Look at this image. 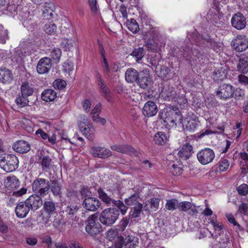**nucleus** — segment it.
I'll use <instances>...</instances> for the list:
<instances>
[{"label":"nucleus","mask_w":248,"mask_h":248,"mask_svg":"<svg viewBox=\"0 0 248 248\" xmlns=\"http://www.w3.org/2000/svg\"><path fill=\"white\" fill-rule=\"evenodd\" d=\"M56 96V93L52 89L45 90L41 94L42 99L46 102L54 100Z\"/></svg>","instance_id":"31"},{"label":"nucleus","mask_w":248,"mask_h":248,"mask_svg":"<svg viewBox=\"0 0 248 248\" xmlns=\"http://www.w3.org/2000/svg\"><path fill=\"white\" fill-rule=\"evenodd\" d=\"M16 103L19 107L23 108L28 105L29 100L27 97L21 95L16 98Z\"/></svg>","instance_id":"53"},{"label":"nucleus","mask_w":248,"mask_h":248,"mask_svg":"<svg viewBox=\"0 0 248 248\" xmlns=\"http://www.w3.org/2000/svg\"><path fill=\"white\" fill-rule=\"evenodd\" d=\"M143 113L146 117H152L155 115V103L148 101L143 108Z\"/></svg>","instance_id":"28"},{"label":"nucleus","mask_w":248,"mask_h":248,"mask_svg":"<svg viewBox=\"0 0 248 248\" xmlns=\"http://www.w3.org/2000/svg\"><path fill=\"white\" fill-rule=\"evenodd\" d=\"M173 100L174 102H177L180 106L185 107L187 103V101L185 98V91L184 90L181 91L178 95L176 94Z\"/></svg>","instance_id":"37"},{"label":"nucleus","mask_w":248,"mask_h":248,"mask_svg":"<svg viewBox=\"0 0 248 248\" xmlns=\"http://www.w3.org/2000/svg\"><path fill=\"white\" fill-rule=\"evenodd\" d=\"M44 208L46 213L50 214L55 210L54 203L52 202H46L44 204Z\"/></svg>","instance_id":"56"},{"label":"nucleus","mask_w":248,"mask_h":248,"mask_svg":"<svg viewBox=\"0 0 248 248\" xmlns=\"http://www.w3.org/2000/svg\"><path fill=\"white\" fill-rule=\"evenodd\" d=\"M78 124L79 129L82 133L88 139L92 140L94 133V128L90 124L88 118L85 116H80Z\"/></svg>","instance_id":"5"},{"label":"nucleus","mask_w":248,"mask_h":248,"mask_svg":"<svg viewBox=\"0 0 248 248\" xmlns=\"http://www.w3.org/2000/svg\"><path fill=\"white\" fill-rule=\"evenodd\" d=\"M42 15L43 16L47 18L50 19L53 16V11L55 6L52 3L45 2L42 6Z\"/></svg>","instance_id":"26"},{"label":"nucleus","mask_w":248,"mask_h":248,"mask_svg":"<svg viewBox=\"0 0 248 248\" xmlns=\"http://www.w3.org/2000/svg\"><path fill=\"white\" fill-rule=\"evenodd\" d=\"M138 238L132 235H129L124 240L123 239V245L124 244L126 248H134L138 244Z\"/></svg>","instance_id":"34"},{"label":"nucleus","mask_w":248,"mask_h":248,"mask_svg":"<svg viewBox=\"0 0 248 248\" xmlns=\"http://www.w3.org/2000/svg\"><path fill=\"white\" fill-rule=\"evenodd\" d=\"M86 224V232L90 235H96L102 231V226L97 222V218L94 215L89 216Z\"/></svg>","instance_id":"6"},{"label":"nucleus","mask_w":248,"mask_h":248,"mask_svg":"<svg viewBox=\"0 0 248 248\" xmlns=\"http://www.w3.org/2000/svg\"><path fill=\"white\" fill-rule=\"evenodd\" d=\"M26 204L33 210H36L42 204V201L40 197L37 195H32L27 199Z\"/></svg>","instance_id":"22"},{"label":"nucleus","mask_w":248,"mask_h":248,"mask_svg":"<svg viewBox=\"0 0 248 248\" xmlns=\"http://www.w3.org/2000/svg\"><path fill=\"white\" fill-rule=\"evenodd\" d=\"M20 46L22 51H24V54H23L24 56L29 55L32 53L33 49H32V45L31 44L28 43L27 42H22L20 43Z\"/></svg>","instance_id":"43"},{"label":"nucleus","mask_w":248,"mask_h":248,"mask_svg":"<svg viewBox=\"0 0 248 248\" xmlns=\"http://www.w3.org/2000/svg\"><path fill=\"white\" fill-rule=\"evenodd\" d=\"M234 93V88L230 84L221 85L216 91L217 96L223 100H226L232 97Z\"/></svg>","instance_id":"7"},{"label":"nucleus","mask_w":248,"mask_h":248,"mask_svg":"<svg viewBox=\"0 0 248 248\" xmlns=\"http://www.w3.org/2000/svg\"><path fill=\"white\" fill-rule=\"evenodd\" d=\"M139 73L134 68H128L125 73V78L127 82L133 83L138 81Z\"/></svg>","instance_id":"29"},{"label":"nucleus","mask_w":248,"mask_h":248,"mask_svg":"<svg viewBox=\"0 0 248 248\" xmlns=\"http://www.w3.org/2000/svg\"><path fill=\"white\" fill-rule=\"evenodd\" d=\"M232 46L237 52H243L248 48V37L245 35H238L232 41Z\"/></svg>","instance_id":"9"},{"label":"nucleus","mask_w":248,"mask_h":248,"mask_svg":"<svg viewBox=\"0 0 248 248\" xmlns=\"http://www.w3.org/2000/svg\"><path fill=\"white\" fill-rule=\"evenodd\" d=\"M107 238L111 241H114V248H122L123 246V237L118 235V230L111 229L107 232Z\"/></svg>","instance_id":"11"},{"label":"nucleus","mask_w":248,"mask_h":248,"mask_svg":"<svg viewBox=\"0 0 248 248\" xmlns=\"http://www.w3.org/2000/svg\"><path fill=\"white\" fill-rule=\"evenodd\" d=\"M137 83L140 88L145 89L151 84V79L150 77L146 74L144 77L140 78Z\"/></svg>","instance_id":"38"},{"label":"nucleus","mask_w":248,"mask_h":248,"mask_svg":"<svg viewBox=\"0 0 248 248\" xmlns=\"http://www.w3.org/2000/svg\"><path fill=\"white\" fill-rule=\"evenodd\" d=\"M96 76L97 78V84L102 92L104 93L106 97H107L109 93V90L104 80L101 78V75L98 73H96Z\"/></svg>","instance_id":"35"},{"label":"nucleus","mask_w":248,"mask_h":248,"mask_svg":"<svg viewBox=\"0 0 248 248\" xmlns=\"http://www.w3.org/2000/svg\"><path fill=\"white\" fill-rule=\"evenodd\" d=\"M126 25L128 29L134 33H137L140 30L137 22L133 18L131 19L130 20H127L126 23Z\"/></svg>","instance_id":"40"},{"label":"nucleus","mask_w":248,"mask_h":248,"mask_svg":"<svg viewBox=\"0 0 248 248\" xmlns=\"http://www.w3.org/2000/svg\"><path fill=\"white\" fill-rule=\"evenodd\" d=\"M20 89L21 95L25 97H28V96L31 95L34 92L32 85L28 82L23 83L20 87Z\"/></svg>","instance_id":"33"},{"label":"nucleus","mask_w":248,"mask_h":248,"mask_svg":"<svg viewBox=\"0 0 248 248\" xmlns=\"http://www.w3.org/2000/svg\"><path fill=\"white\" fill-rule=\"evenodd\" d=\"M197 156L200 163L202 165H207L213 161L215 155L212 149L205 148L199 151Z\"/></svg>","instance_id":"10"},{"label":"nucleus","mask_w":248,"mask_h":248,"mask_svg":"<svg viewBox=\"0 0 248 248\" xmlns=\"http://www.w3.org/2000/svg\"><path fill=\"white\" fill-rule=\"evenodd\" d=\"M98 196L100 199H101L104 202L108 204H111L114 203L116 201L113 200L112 198L108 196L106 193H105L102 189L99 188L98 190Z\"/></svg>","instance_id":"42"},{"label":"nucleus","mask_w":248,"mask_h":248,"mask_svg":"<svg viewBox=\"0 0 248 248\" xmlns=\"http://www.w3.org/2000/svg\"><path fill=\"white\" fill-rule=\"evenodd\" d=\"M32 186L33 190L42 196L48 193L50 187L48 182L42 178L35 180L32 183Z\"/></svg>","instance_id":"8"},{"label":"nucleus","mask_w":248,"mask_h":248,"mask_svg":"<svg viewBox=\"0 0 248 248\" xmlns=\"http://www.w3.org/2000/svg\"><path fill=\"white\" fill-rule=\"evenodd\" d=\"M178 201L176 199H172L167 201L166 208L169 210H174L178 209L179 206Z\"/></svg>","instance_id":"47"},{"label":"nucleus","mask_w":248,"mask_h":248,"mask_svg":"<svg viewBox=\"0 0 248 248\" xmlns=\"http://www.w3.org/2000/svg\"><path fill=\"white\" fill-rule=\"evenodd\" d=\"M193 153V147L189 143H186L183 146L178 152L179 156L184 160L189 158Z\"/></svg>","instance_id":"25"},{"label":"nucleus","mask_w":248,"mask_h":248,"mask_svg":"<svg viewBox=\"0 0 248 248\" xmlns=\"http://www.w3.org/2000/svg\"><path fill=\"white\" fill-rule=\"evenodd\" d=\"M18 159L15 155H5L0 157V167L4 171L10 172L18 167Z\"/></svg>","instance_id":"2"},{"label":"nucleus","mask_w":248,"mask_h":248,"mask_svg":"<svg viewBox=\"0 0 248 248\" xmlns=\"http://www.w3.org/2000/svg\"><path fill=\"white\" fill-rule=\"evenodd\" d=\"M88 2L91 12L94 14H98L99 13V7L97 0H88Z\"/></svg>","instance_id":"54"},{"label":"nucleus","mask_w":248,"mask_h":248,"mask_svg":"<svg viewBox=\"0 0 248 248\" xmlns=\"http://www.w3.org/2000/svg\"><path fill=\"white\" fill-rule=\"evenodd\" d=\"M81 105L83 109L86 112H89L91 106V102L90 100L88 99H85L83 100L81 103Z\"/></svg>","instance_id":"62"},{"label":"nucleus","mask_w":248,"mask_h":248,"mask_svg":"<svg viewBox=\"0 0 248 248\" xmlns=\"http://www.w3.org/2000/svg\"><path fill=\"white\" fill-rule=\"evenodd\" d=\"M178 209L180 211L186 212L189 211L188 214L191 216L197 215L198 213L196 206L190 202L184 201L180 202Z\"/></svg>","instance_id":"18"},{"label":"nucleus","mask_w":248,"mask_h":248,"mask_svg":"<svg viewBox=\"0 0 248 248\" xmlns=\"http://www.w3.org/2000/svg\"><path fill=\"white\" fill-rule=\"evenodd\" d=\"M238 80L240 83L245 86H248V77L241 74L238 76Z\"/></svg>","instance_id":"64"},{"label":"nucleus","mask_w":248,"mask_h":248,"mask_svg":"<svg viewBox=\"0 0 248 248\" xmlns=\"http://www.w3.org/2000/svg\"><path fill=\"white\" fill-rule=\"evenodd\" d=\"M199 123L198 118L196 115H189L184 120L182 127L184 130L194 131Z\"/></svg>","instance_id":"12"},{"label":"nucleus","mask_w":248,"mask_h":248,"mask_svg":"<svg viewBox=\"0 0 248 248\" xmlns=\"http://www.w3.org/2000/svg\"><path fill=\"white\" fill-rule=\"evenodd\" d=\"M226 73L222 69L216 70L213 74V78L215 80L222 81L226 78Z\"/></svg>","instance_id":"44"},{"label":"nucleus","mask_w":248,"mask_h":248,"mask_svg":"<svg viewBox=\"0 0 248 248\" xmlns=\"http://www.w3.org/2000/svg\"><path fill=\"white\" fill-rule=\"evenodd\" d=\"M176 116L180 119V111L179 110L177 111H175L174 110H164L160 112L158 122L163 124L165 126L175 127L176 124L174 122V117Z\"/></svg>","instance_id":"4"},{"label":"nucleus","mask_w":248,"mask_h":248,"mask_svg":"<svg viewBox=\"0 0 248 248\" xmlns=\"http://www.w3.org/2000/svg\"><path fill=\"white\" fill-rule=\"evenodd\" d=\"M30 209V206L26 204V202H20L16 207V215L18 217L24 218L28 214Z\"/></svg>","instance_id":"23"},{"label":"nucleus","mask_w":248,"mask_h":248,"mask_svg":"<svg viewBox=\"0 0 248 248\" xmlns=\"http://www.w3.org/2000/svg\"><path fill=\"white\" fill-rule=\"evenodd\" d=\"M75 41L72 39L64 38L61 42L62 46L66 51H70L74 47Z\"/></svg>","instance_id":"41"},{"label":"nucleus","mask_w":248,"mask_h":248,"mask_svg":"<svg viewBox=\"0 0 248 248\" xmlns=\"http://www.w3.org/2000/svg\"><path fill=\"white\" fill-rule=\"evenodd\" d=\"M238 71L243 74L248 72V57L240 58L237 66Z\"/></svg>","instance_id":"32"},{"label":"nucleus","mask_w":248,"mask_h":248,"mask_svg":"<svg viewBox=\"0 0 248 248\" xmlns=\"http://www.w3.org/2000/svg\"><path fill=\"white\" fill-rule=\"evenodd\" d=\"M142 209V204L138 203L133 207L130 212V215L132 217L136 218L140 216Z\"/></svg>","instance_id":"51"},{"label":"nucleus","mask_w":248,"mask_h":248,"mask_svg":"<svg viewBox=\"0 0 248 248\" xmlns=\"http://www.w3.org/2000/svg\"><path fill=\"white\" fill-rule=\"evenodd\" d=\"M67 85L66 82L62 79L58 78L53 83V86L55 89L62 90L65 88Z\"/></svg>","instance_id":"55"},{"label":"nucleus","mask_w":248,"mask_h":248,"mask_svg":"<svg viewBox=\"0 0 248 248\" xmlns=\"http://www.w3.org/2000/svg\"><path fill=\"white\" fill-rule=\"evenodd\" d=\"M226 217L228 220V221L232 224L234 226H236L237 229L240 231H242L243 230L242 227H241L240 224L235 220L234 216L232 214H227Z\"/></svg>","instance_id":"58"},{"label":"nucleus","mask_w":248,"mask_h":248,"mask_svg":"<svg viewBox=\"0 0 248 248\" xmlns=\"http://www.w3.org/2000/svg\"><path fill=\"white\" fill-rule=\"evenodd\" d=\"M121 211L123 215H125L127 212L128 208L124 205V203L119 200L116 201L114 203Z\"/></svg>","instance_id":"59"},{"label":"nucleus","mask_w":248,"mask_h":248,"mask_svg":"<svg viewBox=\"0 0 248 248\" xmlns=\"http://www.w3.org/2000/svg\"><path fill=\"white\" fill-rule=\"evenodd\" d=\"M156 230H157L158 235L162 237L168 236L167 226L165 225L163 221H159L158 226H156Z\"/></svg>","instance_id":"39"},{"label":"nucleus","mask_w":248,"mask_h":248,"mask_svg":"<svg viewBox=\"0 0 248 248\" xmlns=\"http://www.w3.org/2000/svg\"><path fill=\"white\" fill-rule=\"evenodd\" d=\"M83 205L87 210L95 211L99 207L100 202L95 198L88 197L84 200Z\"/></svg>","instance_id":"19"},{"label":"nucleus","mask_w":248,"mask_h":248,"mask_svg":"<svg viewBox=\"0 0 248 248\" xmlns=\"http://www.w3.org/2000/svg\"><path fill=\"white\" fill-rule=\"evenodd\" d=\"M119 211L115 208H108L102 211L99 216L100 221L104 225L111 226L118 218Z\"/></svg>","instance_id":"3"},{"label":"nucleus","mask_w":248,"mask_h":248,"mask_svg":"<svg viewBox=\"0 0 248 248\" xmlns=\"http://www.w3.org/2000/svg\"><path fill=\"white\" fill-rule=\"evenodd\" d=\"M13 79V74L6 68H0V82L3 83H9Z\"/></svg>","instance_id":"24"},{"label":"nucleus","mask_w":248,"mask_h":248,"mask_svg":"<svg viewBox=\"0 0 248 248\" xmlns=\"http://www.w3.org/2000/svg\"><path fill=\"white\" fill-rule=\"evenodd\" d=\"M172 157V155H170L167 158V163L168 169L173 175H178L182 172V165L180 161H178L177 159L172 161L171 159Z\"/></svg>","instance_id":"14"},{"label":"nucleus","mask_w":248,"mask_h":248,"mask_svg":"<svg viewBox=\"0 0 248 248\" xmlns=\"http://www.w3.org/2000/svg\"><path fill=\"white\" fill-rule=\"evenodd\" d=\"M35 135L42 138L44 140H47V142L51 145H54L56 142L57 137L55 132H51L48 134L44 132L41 128H38L35 132Z\"/></svg>","instance_id":"16"},{"label":"nucleus","mask_w":248,"mask_h":248,"mask_svg":"<svg viewBox=\"0 0 248 248\" xmlns=\"http://www.w3.org/2000/svg\"><path fill=\"white\" fill-rule=\"evenodd\" d=\"M22 124L24 129L29 133H33L35 130V125L31 120L24 118L22 120Z\"/></svg>","instance_id":"36"},{"label":"nucleus","mask_w":248,"mask_h":248,"mask_svg":"<svg viewBox=\"0 0 248 248\" xmlns=\"http://www.w3.org/2000/svg\"><path fill=\"white\" fill-rule=\"evenodd\" d=\"M176 94V92L174 91L172 87L166 85L161 90L159 95L165 100H173Z\"/></svg>","instance_id":"20"},{"label":"nucleus","mask_w":248,"mask_h":248,"mask_svg":"<svg viewBox=\"0 0 248 248\" xmlns=\"http://www.w3.org/2000/svg\"><path fill=\"white\" fill-rule=\"evenodd\" d=\"M158 70L156 71V74L162 79L168 78L170 70L165 66H159Z\"/></svg>","instance_id":"46"},{"label":"nucleus","mask_w":248,"mask_h":248,"mask_svg":"<svg viewBox=\"0 0 248 248\" xmlns=\"http://www.w3.org/2000/svg\"><path fill=\"white\" fill-rule=\"evenodd\" d=\"M51 191L55 195H59L61 194V187L59 184L53 183L52 184Z\"/></svg>","instance_id":"61"},{"label":"nucleus","mask_w":248,"mask_h":248,"mask_svg":"<svg viewBox=\"0 0 248 248\" xmlns=\"http://www.w3.org/2000/svg\"><path fill=\"white\" fill-rule=\"evenodd\" d=\"M91 153L94 156L99 158H107L111 155L109 149L99 146L92 147Z\"/></svg>","instance_id":"17"},{"label":"nucleus","mask_w":248,"mask_h":248,"mask_svg":"<svg viewBox=\"0 0 248 248\" xmlns=\"http://www.w3.org/2000/svg\"><path fill=\"white\" fill-rule=\"evenodd\" d=\"M232 26L237 30L244 29L247 24L246 19L240 13L234 15L231 19Z\"/></svg>","instance_id":"15"},{"label":"nucleus","mask_w":248,"mask_h":248,"mask_svg":"<svg viewBox=\"0 0 248 248\" xmlns=\"http://www.w3.org/2000/svg\"><path fill=\"white\" fill-rule=\"evenodd\" d=\"M111 149L118 152L129 154L131 155H133L135 154V149L128 145H113L111 146Z\"/></svg>","instance_id":"30"},{"label":"nucleus","mask_w":248,"mask_h":248,"mask_svg":"<svg viewBox=\"0 0 248 248\" xmlns=\"http://www.w3.org/2000/svg\"><path fill=\"white\" fill-rule=\"evenodd\" d=\"M7 39V31L0 27V43L4 44Z\"/></svg>","instance_id":"63"},{"label":"nucleus","mask_w":248,"mask_h":248,"mask_svg":"<svg viewBox=\"0 0 248 248\" xmlns=\"http://www.w3.org/2000/svg\"><path fill=\"white\" fill-rule=\"evenodd\" d=\"M238 193L242 196H245L248 193V186L246 184L240 185L237 188Z\"/></svg>","instance_id":"60"},{"label":"nucleus","mask_w":248,"mask_h":248,"mask_svg":"<svg viewBox=\"0 0 248 248\" xmlns=\"http://www.w3.org/2000/svg\"><path fill=\"white\" fill-rule=\"evenodd\" d=\"M62 55L61 50L59 48H54L51 51L50 56L54 60L59 62Z\"/></svg>","instance_id":"57"},{"label":"nucleus","mask_w":248,"mask_h":248,"mask_svg":"<svg viewBox=\"0 0 248 248\" xmlns=\"http://www.w3.org/2000/svg\"><path fill=\"white\" fill-rule=\"evenodd\" d=\"M168 140L166 134L163 132H158L156 134V144L162 145L167 142Z\"/></svg>","instance_id":"45"},{"label":"nucleus","mask_w":248,"mask_h":248,"mask_svg":"<svg viewBox=\"0 0 248 248\" xmlns=\"http://www.w3.org/2000/svg\"><path fill=\"white\" fill-rule=\"evenodd\" d=\"M74 70V65L72 62H65L63 64V72L65 76H70Z\"/></svg>","instance_id":"50"},{"label":"nucleus","mask_w":248,"mask_h":248,"mask_svg":"<svg viewBox=\"0 0 248 248\" xmlns=\"http://www.w3.org/2000/svg\"><path fill=\"white\" fill-rule=\"evenodd\" d=\"M13 149L20 154L25 153L31 149L30 144L25 140H18L13 145Z\"/></svg>","instance_id":"21"},{"label":"nucleus","mask_w":248,"mask_h":248,"mask_svg":"<svg viewBox=\"0 0 248 248\" xmlns=\"http://www.w3.org/2000/svg\"><path fill=\"white\" fill-rule=\"evenodd\" d=\"M6 191L10 193L13 192V195L15 196H21L25 194L27 189L21 188L19 190L16 191L20 185L19 179L15 176L11 175L5 178L3 182Z\"/></svg>","instance_id":"1"},{"label":"nucleus","mask_w":248,"mask_h":248,"mask_svg":"<svg viewBox=\"0 0 248 248\" xmlns=\"http://www.w3.org/2000/svg\"><path fill=\"white\" fill-rule=\"evenodd\" d=\"M139 196L137 193H135L127 199H125L124 200L125 203L128 205H135L136 206L139 202Z\"/></svg>","instance_id":"48"},{"label":"nucleus","mask_w":248,"mask_h":248,"mask_svg":"<svg viewBox=\"0 0 248 248\" xmlns=\"http://www.w3.org/2000/svg\"><path fill=\"white\" fill-rule=\"evenodd\" d=\"M100 52L101 57L103 59L102 65L103 67L105 69L106 72L108 73L111 72H116L118 68L117 65L115 64H112L109 66L107 59L105 55L104 49L103 48L101 49Z\"/></svg>","instance_id":"27"},{"label":"nucleus","mask_w":248,"mask_h":248,"mask_svg":"<svg viewBox=\"0 0 248 248\" xmlns=\"http://www.w3.org/2000/svg\"><path fill=\"white\" fill-rule=\"evenodd\" d=\"M57 29L56 25L51 22L46 24L45 27V32L49 34H55L57 32Z\"/></svg>","instance_id":"52"},{"label":"nucleus","mask_w":248,"mask_h":248,"mask_svg":"<svg viewBox=\"0 0 248 248\" xmlns=\"http://www.w3.org/2000/svg\"><path fill=\"white\" fill-rule=\"evenodd\" d=\"M131 55L134 57L136 61L138 62L141 60L144 56V49L143 47H139L135 49L131 54Z\"/></svg>","instance_id":"49"},{"label":"nucleus","mask_w":248,"mask_h":248,"mask_svg":"<svg viewBox=\"0 0 248 248\" xmlns=\"http://www.w3.org/2000/svg\"><path fill=\"white\" fill-rule=\"evenodd\" d=\"M52 66L51 59L48 57H44L38 62L36 70L39 74L47 73Z\"/></svg>","instance_id":"13"}]
</instances>
